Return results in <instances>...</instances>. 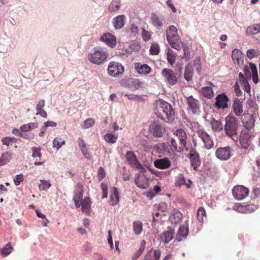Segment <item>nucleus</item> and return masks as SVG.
Instances as JSON below:
<instances>
[{
  "label": "nucleus",
  "instance_id": "f257e3e1",
  "mask_svg": "<svg viewBox=\"0 0 260 260\" xmlns=\"http://www.w3.org/2000/svg\"><path fill=\"white\" fill-rule=\"evenodd\" d=\"M155 113L157 117L166 122H170L174 119L175 112L171 105L164 101L157 104Z\"/></svg>",
  "mask_w": 260,
  "mask_h": 260
},
{
  "label": "nucleus",
  "instance_id": "f03ea898",
  "mask_svg": "<svg viewBox=\"0 0 260 260\" xmlns=\"http://www.w3.org/2000/svg\"><path fill=\"white\" fill-rule=\"evenodd\" d=\"M176 139L171 138V145L172 148L178 152L182 151L186 145V134L185 132L181 129H178L174 133Z\"/></svg>",
  "mask_w": 260,
  "mask_h": 260
},
{
  "label": "nucleus",
  "instance_id": "7ed1b4c3",
  "mask_svg": "<svg viewBox=\"0 0 260 260\" xmlns=\"http://www.w3.org/2000/svg\"><path fill=\"white\" fill-rule=\"evenodd\" d=\"M225 123L224 129L227 136L235 140V138H238V123L237 119L234 116L229 115L225 119Z\"/></svg>",
  "mask_w": 260,
  "mask_h": 260
},
{
  "label": "nucleus",
  "instance_id": "20e7f679",
  "mask_svg": "<svg viewBox=\"0 0 260 260\" xmlns=\"http://www.w3.org/2000/svg\"><path fill=\"white\" fill-rule=\"evenodd\" d=\"M167 40L170 46L179 50L182 48L177 29L174 25L169 26L166 30Z\"/></svg>",
  "mask_w": 260,
  "mask_h": 260
},
{
  "label": "nucleus",
  "instance_id": "39448f33",
  "mask_svg": "<svg viewBox=\"0 0 260 260\" xmlns=\"http://www.w3.org/2000/svg\"><path fill=\"white\" fill-rule=\"evenodd\" d=\"M108 55V52L105 49L96 48L93 52L89 53L88 59L94 64H100L105 62Z\"/></svg>",
  "mask_w": 260,
  "mask_h": 260
},
{
  "label": "nucleus",
  "instance_id": "423d86ee",
  "mask_svg": "<svg viewBox=\"0 0 260 260\" xmlns=\"http://www.w3.org/2000/svg\"><path fill=\"white\" fill-rule=\"evenodd\" d=\"M254 113H250L248 110H245L244 114L240 116L241 121L243 126L247 130H250L254 126Z\"/></svg>",
  "mask_w": 260,
  "mask_h": 260
},
{
  "label": "nucleus",
  "instance_id": "0eeeda50",
  "mask_svg": "<svg viewBox=\"0 0 260 260\" xmlns=\"http://www.w3.org/2000/svg\"><path fill=\"white\" fill-rule=\"evenodd\" d=\"M124 71V67L119 62L111 61L108 67V72L110 76L118 77L122 75Z\"/></svg>",
  "mask_w": 260,
  "mask_h": 260
},
{
  "label": "nucleus",
  "instance_id": "6e6552de",
  "mask_svg": "<svg viewBox=\"0 0 260 260\" xmlns=\"http://www.w3.org/2000/svg\"><path fill=\"white\" fill-rule=\"evenodd\" d=\"M197 136L203 142L204 147L206 149H210L214 146V143L211 136L205 131L199 129L197 133Z\"/></svg>",
  "mask_w": 260,
  "mask_h": 260
},
{
  "label": "nucleus",
  "instance_id": "1a4fd4ad",
  "mask_svg": "<svg viewBox=\"0 0 260 260\" xmlns=\"http://www.w3.org/2000/svg\"><path fill=\"white\" fill-rule=\"evenodd\" d=\"M161 75L164 78L166 83L170 85L173 86L175 85L178 79L176 75L171 69L165 68L162 70Z\"/></svg>",
  "mask_w": 260,
  "mask_h": 260
},
{
  "label": "nucleus",
  "instance_id": "9d476101",
  "mask_svg": "<svg viewBox=\"0 0 260 260\" xmlns=\"http://www.w3.org/2000/svg\"><path fill=\"white\" fill-rule=\"evenodd\" d=\"M149 132L155 137H161L165 132L164 126L158 120H154L149 126Z\"/></svg>",
  "mask_w": 260,
  "mask_h": 260
},
{
  "label": "nucleus",
  "instance_id": "9b49d317",
  "mask_svg": "<svg viewBox=\"0 0 260 260\" xmlns=\"http://www.w3.org/2000/svg\"><path fill=\"white\" fill-rule=\"evenodd\" d=\"M232 193L235 199L237 200H242L248 196L249 190L243 186L238 185L233 188Z\"/></svg>",
  "mask_w": 260,
  "mask_h": 260
},
{
  "label": "nucleus",
  "instance_id": "f8f14e48",
  "mask_svg": "<svg viewBox=\"0 0 260 260\" xmlns=\"http://www.w3.org/2000/svg\"><path fill=\"white\" fill-rule=\"evenodd\" d=\"M186 102L188 108L194 114H199L200 113V102L193 98L192 96L187 97Z\"/></svg>",
  "mask_w": 260,
  "mask_h": 260
},
{
  "label": "nucleus",
  "instance_id": "ddd939ff",
  "mask_svg": "<svg viewBox=\"0 0 260 260\" xmlns=\"http://www.w3.org/2000/svg\"><path fill=\"white\" fill-rule=\"evenodd\" d=\"M232 149L230 147L218 148L216 152V156L220 160H227L232 156Z\"/></svg>",
  "mask_w": 260,
  "mask_h": 260
},
{
  "label": "nucleus",
  "instance_id": "4468645a",
  "mask_svg": "<svg viewBox=\"0 0 260 260\" xmlns=\"http://www.w3.org/2000/svg\"><path fill=\"white\" fill-rule=\"evenodd\" d=\"M188 224L186 221L184 224L180 225L176 236V240L180 242L185 239L188 236Z\"/></svg>",
  "mask_w": 260,
  "mask_h": 260
},
{
  "label": "nucleus",
  "instance_id": "2eb2a0df",
  "mask_svg": "<svg viewBox=\"0 0 260 260\" xmlns=\"http://www.w3.org/2000/svg\"><path fill=\"white\" fill-rule=\"evenodd\" d=\"M165 18L162 15L155 13L151 15V22L152 24L158 29H160L165 23Z\"/></svg>",
  "mask_w": 260,
  "mask_h": 260
},
{
  "label": "nucleus",
  "instance_id": "dca6fc26",
  "mask_svg": "<svg viewBox=\"0 0 260 260\" xmlns=\"http://www.w3.org/2000/svg\"><path fill=\"white\" fill-rule=\"evenodd\" d=\"M232 109L236 116L240 117L244 114V112L242 102L238 98H235L234 100Z\"/></svg>",
  "mask_w": 260,
  "mask_h": 260
},
{
  "label": "nucleus",
  "instance_id": "f3484780",
  "mask_svg": "<svg viewBox=\"0 0 260 260\" xmlns=\"http://www.w3.org/2000/svg\"><path fill=\"white\" fill-rule=\"evenodd\" d=\"M229 98L224 93L219 94L216 98L215 106L217 108L225 109L228 107Z\"/></svg>",
  "mask_w": 260,
  "mask_h": 260
},
{
  "label": "nucleus",
  "instance_id": "a211bd4d",
  "mask_svg": "<svg viewBox=\"0 0 260 260\" xmlns=\"http://www.w3.org/2000/svg\"><path fill=\"white\" fill-rule=\"evenodd\" d=\"M101 40L112 48L114 47L116 45V39L115 37L110 33L104 34L101 37Z\"/></svg>",
  "mask_w": 260,
  "mask_h": 260
},
{
  "label": "nucleus",
  "instance_id": "6ab92c4d",
  "mask_svg": "<svg viewBox=\"0 0 260 260\" xmlns=\"http://www.w3.org/2000/svg\"><path fill=\"white\" fill-rule=\"evenodd\" d=\"M154 166L159 169H166L171 166V161L167 157L158 159L154 161Z\"/></svg>",
  "mask_w": 260,
  "mask_h": 260
},
{
  "label": "nucleus",
  "instance_id": "aec40b11",
  "mask_svg": "<svg viewBox=\"0 0 260 260\" xmlns=\"http://www.w3.org/2000/svg\"><path fill=\"white\" fill-rule=\"evenodd\" d=\"M161 252L159 249H151L145 254L143 260H159Z\"/></svg>",
  "mask_w": 260,
  "mask_h": 260
},
{
  "label": "nucleus",
  "instance_id": "412c9836",
  "mask_svg": "<svg viewBox=\"0 0 260 260\" xmlns=\"http://www.w3.org/2000/svg\"><path fill=\"white\" fill-rule=\"evenodd\" d=\"M135 68L138 73L140 74L147 75L150 73L151 69L147 64H142L137 62L135 64Z\"/></svg>",
  "mask_w": 260,
  "mask_h": 260
},
{
  "label": "nucleus",
  "instance_id": "4be33fe9",
  "mask_svg": "<svg viewBox=\"0 0 260 260\" xmlns=\"http://www.w3.org/2000/svg\"><path fill=\"white\" fill-rule=\"evenodd\" d=\"M125 158L129 165L135 168L137 165V164L140 163L136 155L134 153V152L132 151H128L126 152L125 154Z\"/></svg>",
  "mask_w": 260,
  "mask_h": 260
},
{
  "label": "nucleus",
  "instance_id": "5701e85b",
  "mask_svg": "<svg viewBox=\"0 0 260 260\" xmlns=\"http://www.w3.org/2000/svg\"><path fill=\"white\" fill-rule=\"evenodd\" d=\"M174 234V230L170 229L162 233L160 236V239L164 243H168L173 239Z\"/></svg>",
  "mask_w": 260,
  "mask_h": 260
},
{
  "label": "nucleus",
  "instance_id": "b1692460",
  "mask_svg": "<svg viewBox=\"0 0 260 260\" xmlns=\"http://www.w3.org/2000/svg\"><path fill=\"white\" fill-rule=\"evenodd\" d=\"M182 218V213L177 209H174L171 212L169 219L173 224L179 223Z\"/></svg>",
  "mask_w": 260,
  "mask_h": 260
},
{
  "label": "nucleus",
  "instance_id": "393cba45",
  "mask_svg": "<svg viewBox=\"0 0 260 260\" xmlns=\"http://www.w3.org/2000/svg\"><path fill=\"white\" fill-rule=\"evenodd\" d=\"M125 16L124 15H119L115 17L113 20V24L116 29L122 28L125 22Z\"/></svg>",
  "mask_w": 260,
  "mask_h": 260
},
{
  "label": "nucleus",
  "instance_id": "a878e982",
  "mask_svg": "<svg viewBox=\"0 0 260 260\" xmlns=\"http://www.w3.org/2000/svg\"><path fill=\"white\" fill-rule=\"evenodd\" d=\"M140 179H141L140 174H136L135 176V183L136 186L142 189H146L149 186L147 179H146V178L144 177V182L143 183H141L140 181Z\"/></svg>",
  "mask_w": 260,
  "mask_h": 260
},
{
  "label": "nucleus",
  "instance_id": "bb28decb",
  "mask_svg": "<svg viewBox=\"0 0 260 260\" xmlns=\"http://www.w3.org/2000/svg\"><path fill=\"white\" fill-rule=\"evenodd\" d=\"M190 159L191 165L193 170H196L201 165L199 154L198 153H193L190 154Z\"/></svg>",
  "mask_w": 260,
  "mask_h": 260
},
{
  "label": "nucleus",
  "instance_id": "cd10ccee",
  "mask_svg": "<svg viewBox=\"0 0 260 260\" xmlns=\"http://www.w3.org/2000/svg\"><path fill=\"white\" fill-rule=\"evenodd\" d=\"M260 24H254L252 25L248 26L246 30V35L250 36L257 34L259 31Z\"/></svg>",
  "mask_w": 260,
  "mask_h": 260
},
{
  "label": "nucleus",
  "instance_id": "c85d7f7f",
  "mask_svg": "<svg viewBox=\"0 0 260 260\" xmlns=\"http://www.w3.org/2000/svg\"><path fill=\"white\" fill-rule=\"evenodd\" d=\"M82 211L85 213L89 212L91 209V202L88 197L85 198L82 202Z\"/></svg>",
  "mask_w": 260,
  "mask_h": 260
},
{
  "label": "nucleus",
  "instance_id": "c756f323",
  "mask_svg": "<svg viewBox=\"0 0 260 260\" xmlns=\"http://www.w3.org/2000/svg\"><path fill=\"white\" fill-rule=\"evenodd\" d=\"M119 193L118 189L116 187L113 188V192L110 197V203L112 205L114 206L119 202Z\"/></svg>",
  "mask_w": 260,
  "mask_h": 260
},
{
  "label": "nucleus",
  "instance_id": "7c9ffc66",
  "mask_svg": "<svg viewBox=\"0 0 260 260\" xmlns=\"http://www.w3.org/2000/svg\"><path fill=\"white\" fill-rule=\"evenodd\" d=\"M193 75L192 68L189 64L187 65L185 68L184 77L187 81H190L192 80Z\"/></svg>",
  "mask_w": 260,
  "mask_h": 260
},
{
  "label": "nucleus",
  "instance_id": "2f4dec72",
  "mask_svg": "<svg viewBox=\"0 0 260 260\" xmlns=\"http://www.w3.org/2000/svg\"><path fill=\"white\" fill-rule=\"evenodd\" d=\"M11 158V155L9 152H7L2 154L0 158V166L7 164Z\"/></svg>",
  "mask_w": 260,
  "mask_h": 260
},
{
  "label": "nucleus",
  "instance_id": "473e14b6",
  "mask_svg": "<svg viewBox=\"0 0 260 260\" xmlns=\"http://www.w3.org/2000/svg\"><path fill=\"white\" fill-rule=\"evenodd\" d=\"M38 126L36 122H30L26 124H23L20 126V129L22 132H27L30 130L34 129Z\"/></svg>",
  "mask_w": 260,
  "mask_h": 260
},
{
  "label": "nucleus",
  "instance_id": "72a5a7b5",
  "mask_svg": "<svg viewBox=\"0 0 260 260\" xmlns=\"http://www.w3.org/2000/svg\"><path fill=\"white\" fill-rule=\"evenodd\" d=\"M78 143L79 148L84 156L87 158H89L90 155L88 152L87 149L86 147V144L84 142V141L82 139L79 138L78 139Z\"/></svg>",
  "mask_w": 260,
  "mask_h": 260
},
{
  "label": "nucleus",
  "instance_id": "f704fd0d",
  "mask_svg": "<svg viewBox=\"0 0 260 260\" xmlns=\"http://www.w3.org/2000/svg\"><path fill=\"white\" fill-rule=\"evenodd\" d=\"M145 245H146L145 241L142 240L139 250L138 251H137L132 256V259L136 260L140 256V255L143 252V251L145 248Z\"/></svg>",
  "mask_w": 260,
  "mask_h": 260
},
{
  "label": "nucleus",
  "instance_id": "c9c22d12",
  "mask_svg": "<svg viewBox=\"0 0 260 260\" xmlns=\"http://www.w3.org/2000/svg\"><path fill=\"white\" fill-rule=\"evenodd\" d=\"M242 52L239 49H235L232 51V59L235 63L239 64L241 60Z\"/></svg>",
  "mask_w": 260,
  "mask_h": 260
},
{
  "label": "nucleus",
  "instance_id": "e433bc0d",
  "mask_svg": "<svg viewBox=\"0 0 260 260\" xmlns=\"http://www.w3.org/2000/svg\"><path fill=\"white\" fill-rule=\"evenodd\" d=\"M211 124L214 132H220L223 129L222 124L219 121L213 119L211 122Z\"/></svg>",
  "mask_w": 260,
  "mask_h": 260
},
{
  "label": "nucleus",
  "instance_id": "4c0bfd02",
  "mask_svg": "<svg viewBox=\"0 0 260 260\" xmlns=\"http://www.w3.org/2000/svg\"><path fill=\"white\" fill-rule=\"evenodd\" d=\"M143 224L140 220L135 221L133 222V229L136 235H139L142 231Z\"/></svg>",
  "mask_w": 260,
  "mask_h": 260
},
{
  "label": "nucleus",
  "instance_id": "58836bf2",
  "mask_svg": "<svg viewBox=\"0 0 260 260\" xmlns=\"http://www.w3.org/2000/svg\"><path fill=\"white\" fill-rule=\"evenodd\" d=\"M202 93L206 98L208 99L211 98L214 94L213 91L210 87H204L202 88Z\"/></svg>",
  "mask_w": 260,
  "mask_h": 260
},
{
  "label": "nucleus",
  "instance_id": "ea45409f",
  "mask_svg": "<svg viewBox=\"0 0 260 260\" xmlns=\"http://www.w3.org/2000/svg\"><path fill=\"white\" fill-rule=\"evenodd\" d=\"M51 186V184L50 183L49 181L41 179L40 183L38 185V187L40 190H48Z\"/></svg>",
  "mask_w": 260,
  "mask_h": 260
},
{
  "label": "nucleus",
  "instance_id": "a19ab883",
  "mask_svg": "<svg viewBox=\"0 0 260 260\" xmlns=\"http://www.w3.org/2000/svg\"><path fill=\"white\" fill-rule=\"evenodd\" d=\"M65 144V141L59 137H56L53 141V148H56L57 150Z\"/></svg>",
  "mask_w": 260,
  "mask_h": 260
},
{
  "label": "nucleus",
  "instance_id": "79ce46f5",
  "mask_svg": "<svg viewBox=\"0 0 260 260\" xmlns=\"http://www.w3.org/2000/svg\"><path fill=\"white\" fill-rule=\"evenodd\" d=\"M120 5V0H113L109 5V10L110 12L116 11L119 9Z\"/></svg>",
  "mask_w": 260,
  "mask_h": 260
},
{
  "label": "nucleus",
  "instance_id": "37998d69",
  "mask_svg": "<svg viewBox=\"0 0 260 260\" xmlns=\"http://www.w3.org/2000/svg\"><path fill=\"white\" fill-rule=\"evenodd\" d=\"M145 85L144 82H141L139 79H133L131 81V86L135 89L143 88Z\"/></svg>",
  "mask_w": 260,
  "mask_h": 260
},
{
  "label": "nucleus",
  "instance_id": "c03bdc74",
  "mask_svg": "<svg viewBox=\"0 0 260 260\" xmlns=\"http://www.w3.org/2000/svg\"><path fill=\"white\" fill-rule=\"evenodd\" d=\"M167 57L168 62L172 65L175 62L176 60V56L174 53L173 51L171 49H168V52L167 54Z\"/></svg>",
  "mask_w": 260,
  "mask_h": 260
},
{
  "label": "nucleus",
  "instance_id": "a18cd8bd",
  "mask_svg": "<svg viewBox=\"0 0 260 260\" xmlns=\"http://www.w3.org/2000/svg\"><path fill=\"white\" fill-rule=\"evenodd\" d=\"M117 136L111 134H106L104 135V139L109 144L115 143L117 140Z\"/></svg>",
  "mask_w": 260,
  "mask_h": 260
},
{
  "label": "nucleus",
  "instance_id": "49530a36",
  "mask_svg": "<svg viewBox=\"0 0 260 260\" xmlns=\"http://www.w3.org/2000/svg\"><path fill=\"white\" fill-rule=\"evenodd\" d=\"M95 123V120L93 118H89L86 119L82 125V128L87 129L92 127Z\"/></svg>",
  "mask_w": 260,
  "mask_h": 260
},
{
  "label": "nucleus",
  "instance_id": "de8ad7c7",
  "mask_svg": "<svg viewBox=\"0 0 260 260\" xmlns=\"http://www.w3.org/2000/svg\"><path fill=\"white\" fill-rule=\"evenodd\" d=\"M160 51L159 45L156 43H153L150 46V52L152 55H157Z\"/></svg>",
  "mask_w": 260,
  "mask_h": 260
},
{
  "label": "nucleus",
  "instance_id": "09e8293b",
  "mask_svg": "<svg viewBox=\"0 0 260 260\" xmlns=\"http://www.w3.org/2000/svg\"><path fill=\"white\" fill-rule=\"evenodd\" d=\"M206 216V211L202 207H200L197 212V218L200 222H203L204 217Z\"/></svg>",
  "mask_w": 260,
  "mask_h": 260
},
{
  "label": "nucleus",
  "instance_id": "8fccbe9b",
  "mask_svg": "<svg viewBox=\"0 0 260 260\" xmlns=\"http://www.w3.org/2000/svg\"><path fill=\"white\" fill-rule=\"evenodd\" d=\"M32 151L31 156L34 158L39 157L40 158L42 156V153L41 152V148L40 147H32L31 149Z\"/></svg>",
  "mask_w": 260,
  "mask_h": 260
},
{
  "label": "nucleus",
  "instance_id": "3c124183",
  "mask_svg": "<svg viewBox=\"0 0 260 260\" xmlns=\"http://www.w3.org/2000/svg\"><path fill=\"white\" fill-rule=\"evenodd\" d=\"M13 247L11 246L10 243H8L5 247L2 248L1 250L2 254L4 255L7 256L9 255L12 250Z\"/></svg>",
  "mask_w": 260,
  "mask_h": 260
},
{
  "label": "nucleus",
  "instance_id": "603ef678",
  "mask_svg": "<svg viewBox=\"0 0 260 260\" xmlns=\"http://www.w3.org/2000/svg\"><path fill=\"white\" fill-rule=\"evenodd\" d=\"M185 184V178L182 174H179L177 177L176 184L177 186H182Z\"/></svg>",
  "mask_w": 260,
  "mask_h": 260
},
{
  "label": "nucleus",
  "instance_id": "864d4df0",
  "mask_svg": "<svg viewBox=\"0 0 260 260\" xmlns=\"http://www.w3.org/2000/svg\"><path fill=\"white\" fill-rule=\"evenodd\" d=\"M83 197V191L80 189H77L75 191V195L73 198L74 201H81Z\"/></svg>",
  "mask_w": 260,
  "mask_h": 260
},
{
  "label": "nucleus",
  "instance_id": "5fc2aeb1",
  "mask_svg": "<svg viewBox=\"0 0 260 260\" xmlns=\"http://www.w3.org/2000/svg\"><path fill=\"white\" fill-rule=\"evenodd\" d=\"M21 137L23 139L30 140L34 139L35 135L31 132H23L22 133Z\"/></svg>",
  "mask_w": 260,
  "mask_h": 260
},
{
  "label": "nucleus",
  "instance_id": "6e6d98bb",
  "mask_svg": "<svg viewBox=\"0 0 260 260\" xmlns=\"http://www.w3.org/2000/svg\"><path fill=\"white\" fill-rule=\"evenodd\" d=\"M23 180V176L22 174L17 175L14 178V182L16 186L19 185Z\"/></svg>",
  "mask_w": 260,
  "mask_h": 260
},
{
  "label": "nucleus",
  "instance_id": "4d7b16f0",
  "mask_svg": "<svg viewBox=\"0 0 260 260\" xmlns=\"http://www.w3.org/2000/svg\"><path fill=\"white\" fill-rule=\"evenodd\" d=\"M240 142L241 147L244 149H247L251 144L250 140H246L243 139H240Z\"/></svg>",
  "mask_w": 260,
  "mask_h": 260
},
{
  "label": "nucleus",
  "instance_id": "13d9d810",
  "mask_svg": "<svg viewBox=\"0 0 260 260\" xmlns=\"http://www.w3.org/2000/svg\"><path fill=\"white\" fill-rule=\"evenodd\" d=\"M122 94L124 95V96H127L128 100L139 101L140 99H141V96H139L134 94H127L124 93L123 92Z\"/></svg>",
  "mask_w": 260,
  "mask_h": 260
},
{
  "label": "nucleus",
  "instance_id": "bf43d9fd",
  "mask_svg": "<svg viewBox=\"0 0 260 260\" xmlns=\"http://www.w3.org/2000/svg\"><path fill=\"white\" fill-rule=\"evenodd\" d=\"M106 176L105 170L103 167H100L98 169V178L100 181L103 180Z\"/></svg>",
  "mask_w": 260,
  "mask_h": 260
},
{
  "label": "nucleus",
  "instance_id": "052dcab7",
  "mask_svg": "<svg viewBox=\"0 0 260 260\" xmlns=\"http://www.w3.org/2000/svg\"><path fill=\"white\" fill-rule=\"evenodd\" d=\"M142 35L143 40L145 41H148V40H149V39L151 38L150 33L149 31H146L144 29H143Z\"/></svg>",
  "mask_w": 260,
  "mask_h": 260
},
{
  "label": "nucleus",
  "instance_id": "680f3d73",
  "mask_svg": "<svg viewBox=\"0 0 260 260\" xmlns=\"http://www.w3.org/2000/svg\"><path fill=\"white\" fill-rule=\"evenodd\" d=\"M183 51H184V54L183 56V58H186V59H189L190 58V53L189 52V49L188 47L184 46L183 45L182 46Z\"/></svg>",
  "mask_w": 260,
  "mask_h": 260
},
{
  "label": "nucleus",
  "instance_id": "e2e57ef3",
  "mask_svg": "<svg viewBox=\"0 0 260 260\" xmlns=\"http://www.w3.org/2000/svg\"><path fill=\"white\" fill-rule=\"evenodd\" d=\"M168 208V205L166 202H161L158 207V210L160 211L165 212Z\"/></svg>",
  "mask_w": 260,
  "mask_h": 260
},
{
  "label": "nucleus",
  "instance_id": "0e129e2a",
  "mask_svg": "<svg viewBox=\"0 0 260 260\" xmlns=\"http://www.w3.org/2000/svg\"><path fill=\"white\" fill-rule=\"evenodd\" d=\"M256 56V52L254 49H249L247 51V56L249 59H251Z\"/></svg>",
  "mask_w": 260,
  "mask_h": 260
},
{
  "label": "nucleus",
  "instance_id": "69168bd1",
  "mask_svg": "<svg viewBox=\"0 0 260 260\" xmlns=\"http://www.w3.org/2000/svg\"><path fill=\"white\" fill-rule=\"evenodd\" d=\"M45 106V101L44 100H41L38 102L36 106V110L37 111H40L41 110H43Z\"/></svg>",
  "mask_w": 260,
  "mask_h": 260
},
{
  "label": "nucleus",
  "instance_id": "338daca9",
  "mask_svg": "<svg viewBox=\"0 0 260 260\" xmlns=\"http://www.w3.org/2000/svg\"><path fill=\"white\" fill-rule=\"evenodd\" d=\"M251 135L247 132H243L240 136V139H243L246 140H250Z\"/></svg>",
  "mask_w": 260,
  "mask_h": 260
},
{
  "label": "nucleus",
  "instance_id": "774afa93",
  "mask_svg": "<svg viewBox=\"0 0 260 260\" xmlns=\"http://www.w3.org/2000/svg\"><path fill=\"white\" fill-rule=\"evenodd\" d=\"M252 194H253L254 198H257L260 196V188L255 187L253 188Z\"/></svg>",
  "mask_w": 260,
  "mask_h": 260
}]
</instances>
